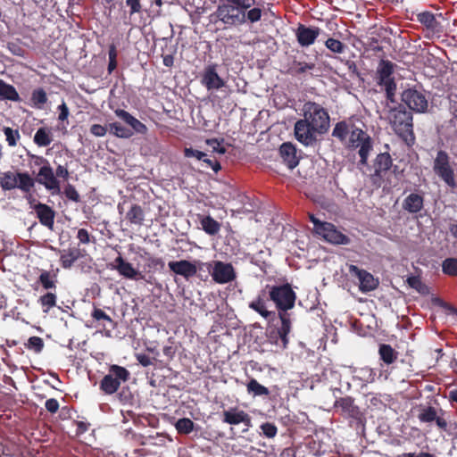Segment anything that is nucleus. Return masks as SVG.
<instances>
[{
    "label": "nucleus",
    "instance_id": "1",
    "mask_svg": "<svg viewBox=\"0 0 457 457\" xmlns=\"http://www.w3.org/2000/svg\"><path fill=\"white\" fill-rule=\"evenodd\" d=\"M216 4L218 0H208ZM255 0H219L216 10L210 15L211 22H220L224 29L254 24L262 20L263 10L254 6Z\"/></svg>",
    "mask_w": 457,
    "mask_h": 457
},
{
    "label": "nucleus",
    "instance_id": "2",
    "mask_svg": "<svg viewBox=\"0 0 457 457\" xmlns=\"http://www.w3.org/2000/svg\"><path fill=\"white\" fill-rule=\"evenodd\" d=\"M297 295L288 282L267 284L258 292L248 307L261 317L269 320L275 317L274 311L268 310V302L274 303L278 313L287 312L295 305Z\"/></svg>",
    "mask_w": 457,
    "mask_h": 457
},
{
    "label": "nucleus",
    "instance_id": "3",
    "mask_svg": "<svg viewBox=\"0 0 457 457\" xmlns=\"http://www.w3.org/2000/svg\"><path fill=\"white\" fill-rule=\"evenodd\" d=\"M303 118L295 124V138L305 146L314 145L319 136L329 129V114L320 104L308 101L303 105Z\"/></svg>",
    "mask_w": 457,
    "mask_h": 457
},
{
    "label": "nucleus",
    "instance_id": "4",
    "mask_svg": "<svg viewBox=\"0 0 457 457\" xmlns=\"http://www.w3.org/2000/svg\"><path fill=\"white\" fill-rule=\"evenodd\" d=\"M388 120L394 132L409 146L415 143L411 112L399 104L389 110Z\"/></svg>",
    "mask_w": 457,
    "mask_h": 457
},
{
    "label": "nucleus",
    "instance_id": "5",
    "mask_svg": "<svg viewBox=\"0 0 457 457\" xmlns=\"http://www.w3.org/2000/svg\"><path fill=\"white\" fill-rule=\"evenodd\" d=\"M0 187L4 191H11L19 188L21 192L28 195L27 200L32 204L35 202L31 195V190L35 187L34 179L28 172L5 171L0 173Z\"/></svg>",
    "mask_w": 457,
    "mask_h": 457
},
{
    "label": "nucleus",
    "instance_id": "6",
    "mask_svg": "<svg viewBox=\"0 0 457 457\" xmlns=\"http://www.w3.org/2000/svg\"><path fill=\"white\" fill-rule=\"evenodd\" d=\"M30 157L34 160L35 165L40 166L37 176L33 178L35 183L42 185L52 195H60L62 193L61 181L56 179L49 161L40 155L32 154Z\"/></svg>",
    "mask_w": 457,
    "mask_h": 457
},
{
    "label": "nucleus",
    "instance_id": "7",
    "mask_svg": "<svg viewBox=\"0 0 457 457\" xmlns=\"http://www.w3.org/2000/svg\"><path fill=\"white\" fill-rule=\"evenodd\" d=\"M395 64L389 60L381 59L378 64L376 71L377 84L384 87L386 99L394 103L396 83L393 74L395 72Z\"/></svg>",
    "mask_w": 457,
    "mask_h": 457
},
{
    "label": "nucleus",
    "instance_id": "8",
    "mask_svg": "<svg viewBox=\"0 0 457 457\" xmlns=\"http://www.w3.org/2000/svg\"><path fill=\"white\" fill-rule=\"evenodd\" d=\"M346 147L350 150L359 148L360 163L366 165L369 155L373 149L372 139L367 132L356 126L346 141Z\"/></svg>",
    "mask_w": 457,
    "mask_h": 457
},
{
    "label": "nucleus",
    "instance_id": "9",
    "mask_svg": "<svg viewBox=\"0 0 457 457\" xmlns=\"http://www.w3.org/2000/svg\"><path fill=\"white\" fill-rule=\"evenodd\" d=\"M129 371L121 366L113 364L109 368V373L100 381V389L105 395H112L118 391L121 382L129 378Z\"/></svg>",
    "mask_w": 457,
    "mask_h": 457
},
{
    "label": "nucleus",
    "instance_id": "10",
    "mask_svg": "<svg viewBox=\"0 0 457 457\" xmlns=\"http://www.w3.org/2000/svg\"><path fill=\"white\" fill-rule=\"evenodd\" d=\"M433 170L450 187L454 188L457 186L454 170L450 163V156L445 151L439 150L436 153Z\"/></svg>",
    "mask_w": 457,
    "mask_h": 457
},
{
    "label": "nucleus",
    "instance_id": "11",
    "mask_svg": "<svg viewBox=\"0 0 457 457\" xmlns=\"http://www.w3.org/2000/svg\"><path fill=\"white\" fill-rule=\"evenodd\" d=\"M334 409L345 419L357 423H361L364 418L363 413L359 406L354 403V399L352 396L337 398L334 403Z\"/></svg>",
    "mask_w": 457,
    "mask_h": 457
},
{
    "label": "nucleus",
    "instance_id": "12",
    "mask_svg": "<svg viewBox=\"0 0 457 457\" xmlns=\"http://www.w3.org/2000/svg\"><path fill=\"white\" fill-rule=\"evenodd\" d=\"M212 279L218 284H227L236 279L237 274L231 263L215 261L212 263H206Z\"/></svg>",
    "mask_w": 457,
    "mask_h": 457
},
{
    "label": "nucleus",
    "instance_id": "13",
    "mask_svg": "<svg viewBox=\"0 0 457 457\" xmlns=\"http://www.w3.org/2000/svg\"><path fill=\"white\" fill-rule=\"evenodd\" d=\"M316 67L313 61L305 53L292 56L288 63L287 73L292 76H300L307 72H312Z\"/></svg>",
    "mask_w": 457,
    "mask_h": 457
},
{
    "label": "nucleus",
    "instance_id": "14",
    "mask_svg": "<svg viewBox=\"0 0 457 457\" xmlns=\"http://www.w3.org/2000/svg\"><path fill=\"white\" fill-rule=\"evenodd\" d=\"M403 102L416 112H425L428 109L426 96L415 88H408L402 93Z\"/></svg>",
    "mask_w": 457,
    "mask_h": 457
},
{
    "label": "nucleus",
    "instance_id": "15",
    "mask_svg": "<svg viewBox=\"0 0 457 457\" xmlns=\"http://www.w3.org/2000/svg\"><path fill=\"white\" fill-rule=\"evenodd\" d=\"M393 161L388 153L378 154L374 160V172L371 174V180L374 185L380 186L381 181L391 169Z\"/></svg>",
    "mask_w": 457,
    "mask_h": 457
},
{
    "label": "nucleus",
    "instance_id": "16",
    "mask_svg": "<svg viewBox=\"0 0 457 457\" xmlns=\"http://www.w3.org/2000/svg\"><path fill=\"white\" fill-rule=\"evenodd\" d=\"M349 273L356 277L360 281L359 288L362 293L375 290L378 286V280L365 270L359 269L357 266L351 264L348 268Z\"/></svg>",
    "mask_w": 457,
    "mask_h": 457
},
{
    "label": "nucleus",
    "instance_id": "17",
    "mask_svg": "<svg viewBox=\"0 0 457 457\" xmlns=\"http://www.w3.org/2000/svg\"><path fill=\"white\" fill-rule=\"evenodd\" d=\"M418 411L417 418L420 423L429 424L435 422L440 429H447V421L442 416L438 415L437 410L434 406L420 405Z\"/></svg>",
    "mask_w": 457,
    "mask_h": 457
},
{
    "label": "nucleus",
    "instance_id": "18",
    "mask_svg": "<svg viewBox=\"0 0 457 457\" xmlns=\"http://www.w3.org/2000/svg\"><path fill=\"white\" fill-rule=\"evenodd\" d=\"M218 65L211 63L207 65L201 76V84L208 90H219L225 86V81L217 72Z\"/></svg>",
    "mask_w": 457,
    "mask_h": 457
},
{
    "label": "nucleus",
    "instance_id": "19",
    "mask_svg": "<svg viewBox=\"0 0 457 457\" xmlns=\"http://www.w3.org/2000/svg\"><path fill=\"white\" fill-rule=\"evenodd\" d=\"M320 228L317 235L324 238L327 242L334 245H347L350 242V238L337 229L335 225L330 222H325L320 225Z\"/></svg>",
    "mask_w": 457,
    "mask_h": 457
},
{
    "label": "nucleus",
    "instance_id": "20",
    "mask_svg": "<svg viewBox=\"0 0 457 457\" xmlns=\"http://www.w3.org/2000/svg\"><path fill=\"white\" fill-rule=\"evenodd\" d=\"M320 34V29L319 27H308L302 23L298 24L295 31L297 43L302 47L313 45Z\"/></svg>",
    "mask_w": 457,
    "mask_h": 457
},
{
    "label": "nucleus",
    "instance_id": "21",
    "mask_svg": "<svg viewBox=\"0 0 457 457\" xmlns=\"http://www.w3.org/2000/svg\"><path fill=\"white\" fill-rule=\"evenodd\" d=\"M222 421L229 425H238L243 423L246 426L244 431H247L252 427L251 416L243 410H239L237 407H231L222 412Z\"/></svg>",
    "mask_w": 457,
    "mask_h": 457
},
{
    "label": "nucleus",
    "instance_id": "22",
    "mask_svg": "<svg viewBox=\"0 0 457 457\" xmlns=\"http://www.w3.org/2000/svg\"><path fill=\"white\" fill-rule=\"evenodd\" d=\"M109 266L112 270H116L120 276L129 279H137L138 276H141L140 272L131 263L126 262L120 254Z\"/></svg>",
    "mask_w": 457,
    "mask_h": 457
},
{
    "label": "nucleus",
    "instance_id": "23",
    "mask_svg": "<svg viewBox=\"0 0 457 457\" xmlns=\"http://www.w3.org/2000/svg\"><path fill=\"white\" fill-rule=\"evenodd\" d=\"M91 317L98 326H102L106 337H112V332L116 328V322L108 314L102 309L94 307Z\"/></svg>",
    "mask_w": 457,
    "mask_h": 457
},
{
    "label": "nucleus",
    "instance_id": "24",
    "mask_svg": "<svg viewBox=\"0 0 457 457\" xmlns=\"http://www.w3.org/2000/svg\"><path fill=\"white\" fill-rule=\"evenodd\" d=\"M39 222L52 229L54 224L55 212L47 204L37 203L33 206Z\"/></svg>",
    "mask_w": 457,
    "mask_h": 457
},
{
    "label": "nucleus",
    "instance_id": "25",
    "mask_svg": "<svg viewBox=\"0 0 457 457\" xmlns=\"http://www.w3.org/2000/svg\"><path fill=\"white\" fill-rule=\"evenodd\" d=\"M168 265L171 271L186 278L194 277L197 272L196 266L187 260L170 262Z\"/></svg>",
    "mask_w": 457,
    "mask_h": 457
},
{
    "label": "nucleus",
    "instance_id": "26",
    "mask_svg": "<svg viewBox=\"0 0 457 457\" xmlns=\"http://www.w3.org/2000/svg\"><path fill=\"white\" fill-rule=\"evenodd\" d=\"M86 251L79 247H70L61 252L60 263L65 269H71L74 263L79 259L84 257Z\"/></svg>",
    "mask_w": 457,
    "mask_h": 457
},
{
    "label": "nucleus",
    "instance_id": "27",
    "mask_svg": "<svg viewBox=\"0 0 457 457\" xmlns=\"http://www.w3.org/2000/svg\"><path fill=\"white\" fill-rule=\"evenodd\" d=\"M424 201L425 199L422 194L411 193L403 199L402 207L409 213L416 214L423 210Z\"/></svg>",
    "mask_w": 457,
    "mask_h": 457
},
{
    "label": "nucleus",
    "instance_id": "28",
    "mask_svg": "<svg viewBox=\"0 0 457 457\" xmlns=\"http://www.w3.org/2000/svg\"><path fill=\"white\" fill-rule=\"evenodd\" d=\"M279 154L289 169H294L299 162L295 146L290 143H283L279 147Z\"/></svg>",
    "mask_w": 457,
    "mask_h": 457
},
{
    "label": "nucleus",
    "instance_id": "29",
    "mask_svg": "<svg viewBox=\"0 0 457 457\" xmlns=\"http://www.w3.org/2000/svg\"><path fill=\"white\" fill-rule=\"evenodd\" d=\"M114 112L117 117H119L124 122L129 125L135 132L142 135L146 134L147 127L140 120H138L137 118L132 116L129 112L122 109H116Z\"/></svg>",
    "mask_w": 457,
    "mask_h": 457
},
{
    "label": "nucleus",
    "instance_id": "30",
    "mask_svg": "<svg viewBox=\"0 0 457 457\" xmlns=\"http://www.w3.org/2000/svg\"><path fill=\"white\" fill-rule=\"evenodd\" d=\"M355 127L356 125L351 120L338 121L333 129L332 136L337 138L340 142L346 143L347 137H349Z\"/></svg>",
    "mask_w": 457,
    "mask_h": 457
},
{
    "label": "nucleus",
    "instance_id": "31",
    "mask_svg": "<svg viewBox=\"0 0 457 457\" xmlns=\"http://www.w3.org/2000/svg\"><path fill=\"white\" fill-rule=\"evenodd\" d=\"M281 325L278 328V335L282 341L283 347L286 348L288 344V334L291 331L292 322L288 312L278 313Z\"/></svg>",
    "mask_w": 457,
    "mask_h": 457
},
{
    "label": "nucleus",
    "instance_id": "32",
    "mask_svg": "<svg viewBox=\"0 0 457 457\" xmlns=\"http://www.w3.org/2000/svg\"><path fill=\"white\" fill-rule=\"evenodd\" d=\"M34 143L39 147L48 146L53 141V134L48 127L39 128L33 137Z\"/></svg>",
    "mask_w": 457,
    "mask_h": 457
},
{
    "label": "nucleus",
    "instance_id": "33",
    "mask_svg": "<svg viewBox=\"0 0 457 457\" xmlns=\"http://www.w3.org/2000/svg\"><path fill=\"white\" fill-rule=\"evenodd\" d=\"M0 100H9L13 102L21 101V97L16 88L0 79Z\"/></svg>",
    "mask_w": 457,
    "mask_h": 457
},
{
    "label": "nucleus",
    "instance_id": "34",
    "mask_svg": "<svg viewBox=\"0 0 457 457\" xmlns=\"http://www.w3.org/2000/svg\"><path fill=\"white\" fill-rule=\"evenodd\" d=\"M37 282L45 290H55L57 284V275L51 273L48 270H42L38 277Z\"/></svg>",
    "mask_w": 457,
    "mask_h": 457
},
{
    "label": "nucleus",
    "instance_id": "35",
    "mask_svg": "<svg viewBox=\"0 0 457 457\" xmlns=\"http://www.w3.org/2000/svg\"><path fill=\"white\" fill-rule=\"evenodd\" d=\"M378 353L380 359L387 365L394 363L398 355V353L390 345L386 344L379 345Z\"/></svg>",
    "mask_w": 457,
    "mask_h": 457
},
{
    "label": "nucleus",
    "instance_id": "36",
    "mask_svg": "<svg viewBox=\"0 0 457 457\" xmlns=\"http://www.w3.org/2000/svg\"><path fill=\"white\" fill-rule=\"evenodd\" d=\"M417 21L432 31H437L440 25L435 15L430 12H423L417 14Z\"/></svg>",
    "mask_w": 457,
    "mask_h": 457
},
{
    "label": "nucleus",
    "instance_id": "37",
    "mask_svg": "<svg viewBox=\"0 0 457 457\" xmlns=\"http://www.w3.org/2000/svg\"><path fill=\"white\" fill-rule=\"evenodd\" d=\"M246 390L252 396H267L270 395V390L261 385L255 378H251L246 384Z\"/></svg>",
    "mask_w": 457,
    "mask_h": 457
},
{
    "label": "nucleus",
    "instance_id": "38",
    "mask_svg": "<svg viewBox=\"0 0 457 457\" xmlns=\"http://www.w3.org/2000/svg\"><path fill=\"white\" fill-rule=\"evenodd\" d=\"M127 220L135 225H142L145 214L142 207L138 204H133L126 214Z\"/></svg>",
    "mask_w": 457,
    "mask_h": 457
},
{
    "label": "nucleus",
    "instance_id": "39",
    "mask_svg": "<svg viewBox=\"0 0 457 457\" xmlns=\"http://www.w3.org/2000/svg\"><path fill=\"white\" fill-rule=\"evenodd\" d=\"M46 92L42 87L34 89L31 93V104L37 109H43L44 105L47 103Z\"/></svg>",
    "mask_w": 457,
    "mask_h": 457
},
{
    "label": "nucleus",
    "instance_id": "40",
    "mask_svg": "<svg viewBox=\"0 0 457 457\" xmlns=\"http://www.w3.org/2000/svg\"><path fill=\"white\" fill-rule=\"evenodd\" d=\"M110 133L117 137L129 138L133 135V131L122 126L120 122H112L109 124Z\"/></svg>",
    "mask_w": 457,
    "mask_h": 457
},
{
    "label": "nucleus",
    "instance_id": "41",
    "mask_svg": "<svg viewBox=\"0 0 457 457\" xmlns=\"http://www.w3.org/2000/svg\"><path fill=\"white\" fill-rule=\"evenodd\" d=\"M57 296L56 294L47 292L41 295L38 299V303L43 308V312L47 313L49 310L56 305Z\"/></svg>",
    "mask_w": 457,
    "mask_h": 457
},
{
    "label": "nucleus",
    "instance_id": "42",
    "mask_svg": "<svg viewBox=\"0 0 457 457\" xmlns=\"http://www.w3.org/2000/svg\"><path fill=\"white\" fill-rule=\"evenodd\" d=\"M201 225L203 229L209 235H215L220 228V223L211 216H206L202 219Z\"/></svg>",
    "mask_w": 457,
    "mask_h": 457
},
{
    "label": "nucleus",
    "instance_id": "43",
    "mask_svg": "<svg viewBox=\"0 0 457 457\" xmlns=\"http://www.w3.org/2000/svg\"><path fill=\"white\" fill-rule=\"evenodd\" d=\"M442 271L450 277H457V258L449 257L442 262Z\"/></svg>",
    "mask_w": 457,
    "mask_h": 457
},
{
    "label": "nucleus",
    "instance_id": "44",
    "mask_svg": "<svg viewBox=\"0 0 457 457\" xmlns=\"http://www.w3.org/2000/svg\"><path fill=\"white\" fill-rule=\"evenodd\" d=\"M325 46L332 53L341 54L347 49L346 45L334 37H328L325 41Z\"/></svg>",
    "mask_w": 457,
    "mask_h": 457
},
{
    "label": "nucleus",
    "instance_id": "45",
    "mask_svg": "<svg viewBox=\"0 0 457 457\" xmlns=\"http://www.w3.org/2000/svg\"><path fill=\"white\" fill-rule=\"evenodd\" d=\"M408 285L421 295L428 294V287L422 282L420 277L411 276L407 278Z\"/></svg>",
    "mask_w": 457,
    "mask_h": 457
},
{
    "label": "nucleus",
    "instance_id": "46",
    "mask_svg": "<svg viewBox=\"0 0 457 457\" xmlns=\"http://www.w3.org/2000/svg\"><path fill=\"white\" fill-rule=\"evenodd\" d=\"M175 428L179 434L188 435L194 429V422L188 418L178 420Z\"/></svg>",
    "mask_w": 457,
    "mask_h": 457
},
{
    "label": "nucleus",
    "instance_id": "47",
    "mask_svg": "<svg viewBox=\"0 0 457 457\" xmlns=\"http://www.w3.org/2000/svg\"><path fill=\"white\" fill-rule=\"evenodd\" d=\"M4 133L9 146H15L21 138L18 129H12L10 127L4 128Z\"/></svg>",
    "mask_w": 457,
    "mask_h": 457
},
{
    "label": "nucleus",
    "instance_id": "48",
    "mask_svg": "<svg viewBox=\"0 0 457 457\" xmlns=\"http://www.w3.org/2000/svg\"><path fill=\"white\" fill-rule=\"evenodd\" d=\"M25 346L27 349L32 350L35 353H40L44 348V341L39 337H30L25 344Z\"/></svg>",
    "mask_w": 457,
    "mask_h": 457
},
{
    "label": "nucleus",
    "instance_id": "49",
    "mask_svg": "<svg viewBox=\"0 0 457 457\" xmlns=\"http://www.w3.org/2000/svg\"><path fill=\"white\" fill-rule=\"evenodd\" d=\"M62 194L65 195V197L72 201L74 203H79L80 202V195L78 193L75 187L70 183L65 185Z\"/></svg>",
    "mask_w": 457,
    "mask_h": 457
},
{
    "label": "nucleus",
    "instance_id": "50",
    "mask_svg": "<svg viewBox=\"0 0 457 457\" xmlns=\"http://www.w3.org/2000/svg\"><path fill=\"white\" fill-rule=\"evenodd\" d=\"M260 428L267 438H274L278 434V428L274 423L265 422L260 426Z\"/></svg>",
    "mask_w": 457,
    "mask_h": 457
},
{
    "label": "nucleus",
    "instance_id": "51",
    "mask_svg": "<svg viewBox=\"0 0 457 457\" xmlns=\"http://www.w3.org/2000/svg\"><path fill=\"white\" fill-rule=\"evenodd\" d=\"M57 110H58V120L60 122H62V123L66 122L68 124L70 110H69V107L67 106L66 103L63 100H62V104L60 105H58Z\"/></svg>",
    "mask_w": 457,
    "mask_h": 457
},
{
    "label": "nucleus",
    "instance_id": "52",
    "mask_svg": "<svg viewBox=\"0 0 457 457\" xmlns=\"http://www.w3.org/2000/svg\"><path fill=\"white\" fill-rule=\"evenodd\" d=\"M54 175L57 179H62V180L67 181L70 178L68 167L66 165H57L54 170Z\"/></svg>",
    "mask_w": 457,
    "mask_h": 457
},
{
    "label": "nucleus",
    "instance_id": "53",
    "mask_svg": "<svg viewBox=\"0 0 457 457\" xmlns=\"http://www.w3.org/2000/svg\"><path fill=\"white\" fill-rule=\"evenodd\" d=\"M93 237L86 228H79L77 233V238L81 245H87L91 242Z\"/></svg>",
    "mask_w": 457,
    "mask_h": 457
},
{
    "label": "nucleus",
    "instance_id": "54",
    "mask_svg": "<svg viewBox=\"0 0 457 457\" xmlns=\"http://www.w3.org/2000/svg\"><path fill=\"white\" fill-rule=\"evenodd\" d=\"M126 5L129 8V15L139 13L142 10V5L139 0H126Z\"/></svg>",
    "mask_w": 457,
    "mask_h": 457
},
{
    "label": "nucleus",
    "instance_id": "55",
    "mask_svg": "<svg viewBox=\"0 0 457 457\" xmlns=\"http://www.w3.org/2000/svg\"><path fill=\"white\" fill-rule=\"evenodd\" d=\"M136 359L143 367H148L154 364L153 361H156V358H151L150 356L145 353H137L136 354Z\"/></svg>",
    "mask_w": 457,
    "mask_h": 457
},
{
    "label": "nucleus",
    "instance_id": "56",
    "mask_svg": "<svg viewBox=\"0 0 457 457\" xmlns=\"http://www.w3.org/2000/svg\"><path fill=\"white\" fill-rule=\"evenodd\" d=\"M90 133L97 137H104L107 133V128L100 124H93L90 127Z\"/></svg>",
    "mask_w": 457,
    "mask_h": 457
},
{
    "label": "nucleus",
    "instance_id": "57",
    "mask_svg": "<svg viewBox=\"0 0 457 457\" xmlns=\"http://www.w3.org/2000/svg\"><path fill=\"white\" fill-rule=\"evenodd\" d=\"M184 154L186 157H195L199 161L207 156L205 153L193 148H185Z\"/></svg>",
    "mask_w": 457,
    "mask_h": 457
},
{
    "label": "nucleus",
    "instance_id": "58",
    "mask_svg": "<svg viewBox=\"0 0 457 457\" xmlns=\"http://www.w3.org/2000/svg\"><path fill=\"white\" fill-rule=\"evenodd\" d=\"M59 402L54 398H50L46 401L45 407L52 414H54L59 410Z\"/></svg>",
    "mask_w": 457,
    "mask_h": 457
},
{
    "label": "nucleus",
    "instance_id": "59",
    "mask_svg": "<svg viewBox=\"0 0 457 457\" xmlns=\"http://www.w3.org/2000/svg\"><path fill=\"white\" fill-rule=\"evenodd\" d=\"M176 352H177L176 347H174L171 345H165L162 348V353H163L164 356L167 358L168 361H171L175 357Z\"/></svg>",
    "mask_w": 457,
    "mask_h": 457
},
{
    "label": "nucleus",
    "instance_id": "60",
    "mask_svg": "<svg viewBox=\"0 0 457 457\" xmlns=\"http://www.w3.org/2000/svg\"><path fill=\"white\" fill-rule=\"evenodd\" d=\"M201 161L206 163V166L210 167L215 172H218L221 169L220 162L216 160H211L207 157H204Z\"/></svg>",
    "mask_w": 457,
    "mask_h": 457
},
{
    "label": "nucleus",
    "instance_id": "61",
    "mask_svg": "<svg viewBox=\"0 0 457 457\" xmlns=\"http://www.w3.org/2000/svg\"><path fill=\"white\" fill-rule=\"evenodd\" d=\"M206 144L212 147L214 152L219 154H225L226 149L220 145V142L217 139H207Z\"/></svg>",
    "mask_w": 457,
    "mask_h": 457
},
{
    "label": "nucleus",
    "instance_id": "62",
    "mask_svg": "<svg viewBox=\"0 0 457 457\" xmlns=\"http://www.w3.org/2000/svg\"><path fill=\"white\" fill-rule=\"evenodd\" d=\"M89 426H90V424L87 422L77 421L76 422V427H77L76 434L79 436V435L86 433L88 430Z\"/></svg>",
    "mask_w": 457,
    "mask_h": 457
},
{
    "label": "nucleus",
    "instance_id": "63",
    "mask_svg": "<svg viewBox=\"0 0 457 457\" xmlns=\"http://www.w3.org/2000/svg\"><path fill=\"white\" fill-rule=\"evenodd\" d=\"M345 64L348 68V71L350 73L357 75V76L360 75L359 69H358L355 62H353L352 60H346Z\"/></svg>",
    "mask_w": 457,
    "mask_h": 457
},
{
    "label": "nucleus",
    "instance_id": "64",
    "mask_svg": "<svg viewBox=\"0 0 457 457\" xmlns=\"http://www.w3.org/2000/svg\"><path fill=\"white\" fill-rule=\"evenodd\" d=\"M397 457H436V456H435L434 454L429 453L421 452L418 455H416L413 453H404L398 455Z\"/></svg>",
    "mask_w": 457,
    "mask_h": 457
}]
</instances>
